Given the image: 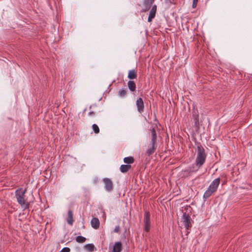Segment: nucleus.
Here are the masks:
<instances>
[{
  "mask_svg": "<svg viewBox=\"0 0 252 252\" xmlns=\"http://www.w3.org/2000/svg\"><path fill=\"white\" fill-rule=\"evenodd\" d=\"M26 191V189L23 190L21 189H19L15 192L17 200L24 209L28 208L30 205L29 202L25 199V194Z\"/></svg>",
  "mask_w": 252,
  "mask_h": 252,
  "instance_id": "nucleus-1",
  "label": "nucleus"
},
{
  "mask_svg": "<svg viewBox=\"0 0 252 252\" xmlns=\"http://www.w3.org/2000/svg\"><path fill=\"white\" fill-rule=\"evenodd\" d=\"M206 158V154L204 148L200 145L197 146V155L195 159V164L198 168L201 167L204 163Z\"/></svg>",
  "mask_w": 252,
  "mask_h": 252,
  "instance_id": "nucleus-2",
  "label": "nucleus"
},
{
  "mask_svg": "<svg viewBox=\"0 0 252 252\" xmlns=\"http://www.w3.org/2000/svg\"><path fill=\"white\" fill-rule=\"evenodd\" d=\"M182 216L180 222L182 225H184V227L186 229V235H188L192 227V223L193 221L191 220L189 214H187L186 212H184L182 211Z\"/></svg>",
  "mask_w": 252,
  "mask_h": 252,
  "instance_id": "nucleus-3",
  "label": "nucleus"
},
{
  "mask_svg": "<svg viewBox=\"0 0 252 252\" xmlns=\"http://www.w3.org/2000/svg\"><path fill=\"white\" fill-rule=\"evenodd\" d=\"M192 119L194 122V127L196 131H198L200 128V124L199 120V114L197 110H193L192 112Z\"/></svg>",
  "mask_w": 252,
  "mask_h": 252,
  "instance_id": "nucleus-4",
  "label": "nucleus"
},
{
  "mask_svg": "<svg viewBox=\"0 0 252 252\" xmlns=\"http://www.w3.org/2000/svg\"><path fill=\"white\" fill-rule=\"evenodd\" d=\"M150 214L148 212H145L144 214V230L146 231H149L150 228Z\"/></svg>",
  "mask_w": 252,
  "mask_h": 252,
  "instance_id": "nucleus-5",
  "label": "nucleus"
},
{
  "mask_svg": "<svg viewBox=\"0 0 252 252\" xmlns=\"http://www.w3.org/2000/svg\"><path fill=\"white\" fill-rule=\"evenodd\" d=\"M104 184V188L106 190L111 191L113 189V186L112 181L107 178H105L103 179Z\"/></svg>",
  "mask_w": 252,
  "mask_h": 252,
  "instance_id": "nucleus-6",
  "label": "nucleus"
},
{
  "mask_svg": "<svg viewBox=\"0 0 252 252\" xmlns=\"http://www.w3.org/2000/svg\"><path fill=\"white\" fill-rule=\"evenodd\" d=\"M157 147V144L155 142H150L148 149L147 150V154L150 156L155 152V151Z\"/></svg>",
  "mask_w": 252,
  "mask_h": 252,
  "instance_id": "nucleus-7",
  "label": "nucleus"
},
{
  "mask_svg": "<svg viewBox=\"0 0 252 252\" xmlns=\"http://www.w3.org/2000/svg\"><path fill=\"white\" fill-rule=\"evenodd\" d=\"M220 183V178H217L215 179L209 186V189H212L216 191Z\"/></svg>",
  "mask_w": 252,
  "mask_h": 252,
  "instance_id": "nucleus-8",
  "label": "nucleus"
},
{
  "mask_svg": "<svg viewBox=\"0 0 252 252\" xmlns=\"http://www.w3.org/2000/svg\"><path fill=\"white\" fill-rule=\"evenodd\" d=\"M156 11L157 5H154L150 11V13L148 19V21L149 22H151L152 21L153 19L155 18L156 16Z\"/></svg>",
  "mask_w": 252,
  "mask_h": 252,
  "instance_id": "nucleus-9",
  "label": "nucleus"
},
{
  "mask_svg": "<svg viewBox=\"0 0 252 252\" xmlns=\"http://www.w3.org/2000/svg\"><path fill=\"white\" fill-rule=\"evenodd\" d=\"M136 103L138 112L140 113L143 112L144 106L143 99L140 97L138 98L136 100Z\"/></svg>",
  "mask_w": 252,
  "mask_h": 252,
  "instance_id": "nucleus-10",
  "label": "nucleus"
},
{
  "mask_svg": "<svg viewBox=\"0 0 252 252\" xmlns=\"http://www.w3.org/2000/svg\"><path fill=\"white\" fill-rule=\"evenodd\" d=\"M154 0H144L143 2V11L146 12L148 11L150 9Z\"/></svg>",
  "mask_w": 252,
  "mask_h": 252,
  "instance_id": "nucleus-11",
  "label": "nucleus"
},
{
  "mask_svg": "<svg viewBox=\"0 0 252 252\" xmlns=\"http://www.w3.org/2000/svg\"><path fill=\"white\" fill-rule=\"evenodd\" d=\"M150 135L151 137V142L156 143L157 133L156 131V127H153L151 129H150Z\"/></svg>",
  "mask_w": 252,
  "mask_h": 252,
  "instance_id": "nucleus-12",
  "label": "nucleus"
},
{
  "mask_svg": "<svg viewBox=\"0 0 252 252\" xmlns=\"http://www.w3.org/2000/svg\"><path fill=\"white\" fill-rule=\"evenodd\" d=\"M91 225L93 228L97 229L99 226V220L96 218H93L91 220Z\"/></svg>",
  "mask_w": 252,
  "mask_h": 252,
  "instance_id": "nucleus-13",
  "label": "nucleus"
},
{
  "mask_svg": "<svg viewBox=\"0 0 252 252\" xmlns=\"http://www.w3.org/2000/svg\"><path fill=\"white\" fill-rule=\"evenodd\" d=\"M122 243L120 242L115 243L114 245L113 252H121L122 251Z\"/></svg>",
  "mask_w": 252,
  "mask_h": 252,
  "instance_id": "nucleus-14",
  "label": "nucleus"
},
{
  "mask_svg": "<svg viewBox=\"0 0 252 252\" xmlns=\"http://www.w3.org/2000/svg\"><path fill=\"white\" fill-rule=\"evenodd\" d=\"M215 192L214 190L212 189H209V188L207 189L205 191L203 195V198L205 200L208 199L209 197L211 196V195Z\"/></svg>",
  "mask_w": 252,
  "mask_h": 252,
  "instance_id": "nucleus-15",
  "label": "nucleus"
},
{
  "mask_svg": "<svg viewBox=\"0 0 252 252\" xmlns=\"http://www.w3.org/2000/svg\"><path fill=\"white\" fill-rule=\"evenodd\" d=\"M67 222L70 225H72L74 221L73 218V213L71 210H69L68 212V217L66 219Z\"/></svg>",
  "mask_w": 252,
  "mask_h": 252,
  "instance_id": "nucleus-16",
  "label": "nucleus"
},
{
  "mask_svg": "<svg viewBox=\"0 0 252 252\" xmlns=\"http://www.w3.org/2000/svg\"><path fill=\"white\" fill-rule=\"evenodd\" d=\"M127 77L129 79H134L136 78L137 74L136 71L134 69L129 70Z\"/></svg>",
  "mask_w": 252,
  "mask_h": 252,
  "instance_id": "nucleus-17",
  "label": "nucleus"
},
{
  "mask_svg": "<svg viewBox=\"0 0 252 252\" xmlns=\"http://www.w3.org/2000/svg\"><path fill=\"white\" fill-rule=\"evenodd\" d=\"M131 168V165L128 164H123L120 166V171L122 173L127 172Z\"/></svg>",
  "mask_w": 252,
  "mask_h": 252,
  "instance_id": "nucleus-18",
  "label": "nucleus"
},
{
  "mask_svg": "<svg viewBox=\"0 0 252 252\" xmlns=\"http://www.w3.org/2000/svg\"><path fill=\"white\" fill-rule=\"evenodd\" d=\"M127 86L129 89L132 91L134 92L136 89V85L134 81H129L127 83Z\"/></svg>",
  "mask_w": 252,
  "mask_h": 252,
  "instance_id": "nucleus-19",
  "label": "nucleus"
},
{
  "mask_svg": "<svg viewBox=\"0 0 252 252\" xmlns=\"http://www.w3.org/2000/svg\"><path fill=\"white\" fill-rule=\"evenodd\" d=\"M124 161L127 164H131L134 162V159L132 157H126L124 158Z\"/></svg>",
  "mask_w": 252,
  "mask_h": 252,
  "instance_id": "nucleus-20",
  "label": "nucleus"
},
{
  "mask_svg": "<svg viewBox=\"0 0 252 252\" xmlns=\"http://www.w3.org/2000/svg\"><path fill=\"white\" fill-rule=\"evenodd\" d=\"M86 240V238L82 236H78L76 238V241L79 243H84Z\"/></svg>",
  "mask_w": 252,
  "mask_h": 252,
  "instance_id": "nucleus-21",
  "label": "nucleus"
},
{
  "mask_svg": "<svg viewBox=\"0 0 252 252\" xmlns=\"http://www.w3.org/2000/svg\"><path fill=\"white\" fill-rule=\"evenodd\" d=\"M84 247L87 250L92 252L94 251V245L92 244H88L85 245Z\"/></svg>",
  "mask_w": 252,
  "mask_h": 252,
  "instance_id": "nucleus-22",
  "label": "nucleus"
},
{
  "mask_svg": "<svg viewBox=\"0 0 252 252\" xmlns=\"http://www.w3.org/2000/svg\"><path fill=\"white\" fill-rule=\"evenodd\" d=\"M126 94L127 91L126 89H122L119 92L118 94L120 97H123L126 95Z\"/></svg>",
  "mask_w": 252,
  "mask_h": 252,
  "instance_id": "nucleus-23",
  "label": "nucleus"
},
{
  "mask_svg": "<svg viewBox=\"0 0 252 252\" xmlns=\"http://www.w3.org/2000/svg\"><path fill=\"white\" fill-rule=\"evenodd\" d=\"M92 128L95 134H97L99 132V128L97 125L93 124L92 126Z\"/></svg>",
  "mask_w": 252,
  "mask_h": 252,
  "instance_id": "nucleus-24",
  "label": "nucleus"
},
{
  "mask_svg": "<svg viewBox=\"0 0 252 252\" xmlns=\"http://www.w3.org/2000/svg\"><path fill=\"white\" fill-rule=\"evenodd\" d=\"M198 0H193L192 7L193 8H195L196 7L197 5V2Z\"/></svg>",
  "mask_w": 252,
  "mask_h": 252,
  "instance_id": "nucleus-25",
  "label": "nucleus"
},
{
  "mask_svg": "<svg viewBox=\"0 0 252 252\" xmlns=\"http://www.w3.org/2000/svg\"><path fill=\"white\" fill-rule=\"evenodd\" d=\"M70 249L67 247L63 248L61 251L62 252H70Z\"/></svg>",
  "mask_w": 252,
  "mask_h": 252,
  "instance_id": "nucleus-26",
  "label": "nucleus"
},
{
  "mask_svg": "<svg viewBox=\"0 0 252 252\" xmlns=\"http://www.w3.org/2000/svg\"><path fill=\"white\" fill-rule=\"evenodd\" d=\"M120 231V227L119 225H117L115 227L114 231L116 233H118Z\"/></svg>",
  "mask_w": 252,
  "mask_h": 252,
  "instance_id": "nucleus-27",
  "label": "nucleus"
},
{
  "mask_svg": "<svg viewBox=\"0 0 252 252\" xmlns=\"http://www.w3.org/2000/svg\"><path fill=\"white\" fill-rule=\"evenodd\" d=\"M94 115V112L92 111L89 113V115L92 116Z\"/></svg>",
  "mask_w": 252,
  "mask_h": 252,
  "instance_id": "nucleus-28",
  "label": "nucleus"
},
{
  "mask_svg": "<svg viewBox=\"0 0 252 252\" xmlns=\"http://www.w3.org/2000/svg\"><path fill=\"white\" fill-rule=\"evenodd\" d=\"M182 211H183L184 212V210H182ZM185 212L187 213V211H186V212Z\"/></svg>",
  "mask_w": 252,
  "mask_h": 252,
  "instance_id": "nucleus-29",
  "label": "nucleus"
}]
</instances>
